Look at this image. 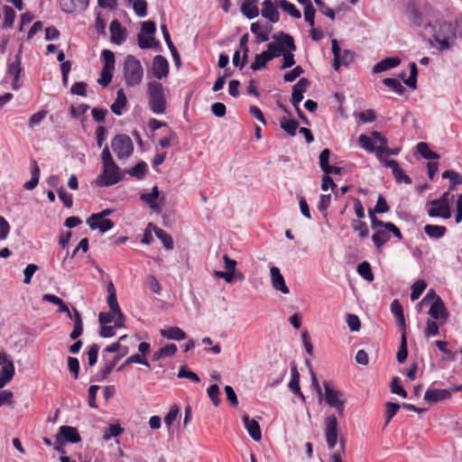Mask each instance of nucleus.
Instances as JSON below:
<instances>
[{"mask_svg":"<svg viewBox=\"0 0 462 462\" xmlns=\"http://www.w3.org/2000/svg\"><path fill=\"white\" fill-rule=\"evenodd\" d=\"M178 377L179 378H187L194 383L200 382L199 375L196 373L189 370L185 365H183L180 368V370L178 372Z\"/></svg>","mask_w":462,"mask_h":462,"instance_id":"56","label":"nucleus"},{"mask_svg":"<svg viewBox=\"0 0 462 462\" xmlns=\"http://www.w3.org/2000/svg\"><path fill=\"white\" fill-rule=\"evenodd\" d=\"M357 273L360 276H362L365 280L368 282L374 281V274L372 272L371 265L368 262L365 261L358 264Z\"/></svg>","mask_w":462,"mask_h":462,"instance_id":"44","label":"nucleus"},{"mask_svg":"<svg viewBox=\"0 0 462 462\" xmlns=\"http://www.w3.org/2000/svg\"><path fill=\"white\" fill-rule=\"evenodd\" d=\"M162 337L173 340H183L186 338L185 332L178 327H171L162 329L160 332Z\"/></svg>","mask_w":462,"mask_h":462,"instance_id":"36","label":"nucleus"},{"mask_svg":"<svg viewBox=\"0 0 462 462\" xmlns=\"http://www.w3.org/2000/svg\"><path fill=\"white\" fill-rule=\"evenodd\" d=\"M262 6L261 14L263 17L268 19L271 23H277L279 21V12L272 0H264Z\"/></svg>","mask_w":462,"mask_h":462,"instance_id":"22","label":"nucleus"},{"mask_svg":"<svg viewBox=\"0 0 462 462\" xmlns=\"http://www.w3.org/2000/svg\"><path fill=\"white\" fill-rule=\"evenodd\" d=\"M427 283L424 280H419L415 282L411 286V300L412 301L418 300L425 291Z\"/></svg>","mask_w":462,"mask_h":462,"instance_id":"45","label":"nucleus"},{"mask_svg":"<svg viewBox=\"0 0 462 462\" xmlns=\"http://www.w3.org/2000/svg\"><path fill=\"white\" fill-rule=\"evenodd\" d=\"M57 435H60L63 441L70 443H79L81 441V437L78 430L71 426H60Z\"/></svg>","mask_w":462,"mask_h":462,"instance_id":"21","label":"nucleus"},{"mask_svg":"<svg viewBox=\"0 0 462 462\" xmlns=\"http://www.w3.org/2000/svg\"><path fill=\"white\" fill-rule=\"evenodd\" d=\"M324 435L329 449H333L338 440V422L334 414L328 415L324 420Z\"/></svg>","mask_w":462,"mask_h":462,"instance_id":"10","label":"nucleus"},{"mask_svg":"<svg viewBox=\"0 0 462 462\" xmlns=\"http://www.w3.org/2000/svg\"><path fill=\"white\" fill-rule=\"evenodd\" d=\"M443 179H448L450 185L447 191L455 190L457 185L462 184V175L453 170H447L442 173Z\"/></svg>","mask_w":462,"mask_h":462,"instance_id":"35","label":"nucleus"},{"mask_svg":"<svg viewBox=\"0 0 462 462\" xmlns=\"http://www.w3.org/2000/svg\"><path fill=\"white\" fill-rule=\"evenodd\" d=\"M101 57L104 61L103 67L115 69V55L110 50H103Z\"/></svg>","mask_w":462,"mask_h":462,"instance_id":"62","label":"nucleus"},{"mask_svg":"<svg viewBox=\"0 0 462 462\" xmlns=\"http://www.w3.org/2000/svg\"><path fill=\"white\" fill-rule=\"evenodd\" d=\"M15 368L13 361L6 362L0 370V386L3 388L14 376Z\"/></svg>","mask_w":462,"mask_h":462,"instance_id":"28","label":"nucleus"},{"mask_svg":"<svg viewBox=\"0 0 462 462\" xmlns=\"http://www.w3.org/2000/svg\"><path fill=\"white\" fill-rule=\"evenodd\" d=\"M107 304L110 308V310L116 315V325L117 327H124L125 315L122 312L117 302L116 288L112 282H110L107 286Z\"/></svg>","mask_w":462,"mask_h":462,"instance_id":"11","label":"nucleus"},{"mask_svg":"<svg viewBox=\"0 0 462 462\" xmlns=\"http://www.w3.org/2000/svg\"><path fill=\"white\" fill-rule=\"evenodd\" d=\"M371 226L373 229H378V228H387L388 230H391L393 235L397 237L399 240L402 239V235L400 231V229L392 222H383L380 220L377 217H372L371 221Z\"/></svg>","mask_w":462,"mask_h":462,"instance_id":"26","label":"nucleus"},{"mask_svg":"<svg viewBox=\"0 0 462 462\" xmlns=\"http://www.w3.org/2000/svg\"><path fill=\"white\" fill-rule=\"evenodd\" d=\"M57 193L66 208H70L73 206L72 195L66 192L63 187L58 189Z\"/></svg>","mask_w":462,"mask_h":462,"instance_id":"64","label":"nucleus"},{"mask_svg":"<svg viewBox=\"0 0 462 462\" xmlns=\"http://www.w3.org/2000/svg\"><path fill=\"white\" fill-rule=\"evenodd\" d=\"M383 83L399 95H402L405 91L404 87L396 79L386 78L383 80Z\"/></svg>","mask_w":462,"mask_h":462,"instance_id":"48","label":"nucleus"},{"mask_svg":"<svg viewBox=\"0 0 462 462\" xmlns=\"http://www.w3.org/2000/svg\"><path fill=\"white\" fill-rule=\"evenodd\" d=\"M428 313L433 319L440 320L441 324L445 323L448 318V312L445 304L439 296L436 297L435 301L431 304Z\"/></svg>","mask_w":462,"mask_h":462,"instance_id":"12","label":"nucleus"},{"mask_svg":"<svg viewBox=\"0 0 462 462\" xmlns=\"http://www.w3.org/2000/svg\"><path fill=\"white\" fill-rule=\"evenodd\" d=\"M32 164H33V167L32 170L31 180L29 181L25 182L23 185L24 189H26L28 190L33 189L38 185L39 178H40V168H39L36 161H33Z\"/></svg>","mask_w":462,"mask_h":462,"instance_id":"41","label":"nucleus"},{"mask_svg":"<svg viewBox=\"0 0 462 462\" xmlns=\"http://www.w3.org/2000/svg\"><path fill=\"white\" fill-rule=\"evenodd\" d=\"M89 0H61L60 7L63 12L71 14L77 10H85L88 6Z\"/></svg>","mask_w":462,"mask_h":462,"instance_id":"23","label":"nucleus"},{"mask_svg":"<svg viewBox=\"0 0 462 462\" xmlns=\"http://www.w3.org/2000/svg\"><path fill=\"white\" fill-rule=\"evenodd\" d=\"M243 422L250 437L254 440L259 441L262 439V432L258 421L251 419L248 414H245L243 416Z\"/></svg>","mask_w":462,"mask_h":462,"instance_id":"20","label":"nucleus"},{"mask_svg":"<svg viewBox=\"0 0 462 462\" xmlns=\"http://www.w3.org/2000/svg\"><path fill=\"white\" fill-rule=\"evenodd\" d=\"M102 171L95 180L97 187H109L117 184L123 179L120 168L115 162L110 150L106 145L101 153Z\"/></svg>","mask_w":462,"mask_h":462,"instance_id":"1","label":"nucleus"},{"mask_svg":"<svg viewBox=\"0 0 462 462\" xmlns=\"http://www.w3.org/2000/svg\"><path fill=\"white\" fill-rule=\"evenodd\" d=\"M110 30V40L113 43L120 45L126 39V29L122 26L121 23L117 19H114L109 26Z\"/></svg>","mask_w":462,"mask_h":462,"instance_id":"16","label":"nucleus"},{"mask_svg":"<svg viewBox=\"0 0 462 462\" xmlns=\"http://www.w3.org/2000/svg\"><path fill=\"white\" fill-rule=\"evenodd\" d=\"M407 356H408L407 339H406L405 332H402L401 345H400L399 350L396 355L397 361L399 363H403L406 360Z\"/></svg>","mask_w":462,"mask_h":462,"instance_id":"47","label":"nucleus"},{"mask_svg":"<svg viewBox=\"0 0 462 462\" xmlns=\"http://www.w3.org/2000/svg\"><path fill=\"white\" fill-rule=\"evenodd\" d=\"M147 171V164L144 162L136 163L134 167L129 169L126 172L138 180H142Z\"/></svg>","mask_w":462,"mask_h":462,"instance_id":"43","label":"nucleus"},{"mask_svg":"<svg viewBox=\"0 0 462 462\" xmlns=\"http://www.w3.org/2000/svg\"><path fill=\"white\" fill-rule=\"evenodd\" d=\"M133 8L139 17H144L147 14V2L145 0H134Z\"/></svg>","mask_w":462,"mask_h":462,"instance_id":"61","label":"nucleus"},{"mask_svg":"<svg viewBox=\"0 0 462 462\" xmlns=\"http://www.w3.org/2000/svg\"><path fill=\"white\" fill-rule=\"evenodd\" d=\"M47 110H41L33 114L29 119V127L33 129L36 125L42 123V121L47 116Z\"/></svg>","mask_w":462,"mask_h":462,"instance_id":"60","label":"nucleus"},{"mask_svg":"<svg viewBox=\"0 0 462 462\" xmlns=\"http://www.w3.org/2000/svg\"><path fill=\"white\" fill-rule=\"evenodd\" d=\"M391 230L387 228H378L372 236V241L377 249H381L391 238Z\"/></svg>","mask_w":462,"mask_h":462,"instance_id":"27","label":"nucleus"},{"mask_svg":"<svg viewBox=\"0 0 462 462\" xmlns=\"http://www.w3.org/2000/svg\"><path fill=\"white\" fill-rule=\"evenodd\" d=\"M332 52L334 56L333 67L336 70H338L341 65L346 66L351 60V53L349 51H344V54L341 56V49L337 40H332Z\"/></svg>","mask_w":462,"mask_h":462,"instance_id":"14","label":"nucleus"},{"mask_svg":"<svg viewBox=\"0 0 462 462\" xmlns=\"http://www.w3.org/2000/svg\"><path fill=\"white\" fill-rule=\"evenodd\" d=\"M432 7L428 4L410 2L406 7V16L413 28L431 26L430 13Z\"/></svg>","mask_w":462,"mask_h":462,"instance_id":"2","label":"nucleus"},{"mask_svg":"<svg viewBox=\"0 0 462 462\" xmlns=\"http://www.w3.org/2000/svg\"><path fill=\"white\" fill-rule=\"evenodd\" d=\"M377 157L380 162L384 164V161L388 160V155H396L399 152V149H390L387 146H378L376 148Z\"/></svg>","mask_w":462,"mask_h":462,"instance_id":"51","label":"nucleus"},{"mask_svg":"<svg viewBox=\"0 0 462 462\" xmlns=\"http://www.w3.org/2000/svg\"><path fill=\"white\" fill-rule=\"evenodd\" d=\"M386 411H385V416H386V425L390 422V420L396 415L400 409V405L395 402H388L385 404Z\"/></svg>","mask_w":462,"mask_h":462,"instance_id":"63","label":"nucleus"},{"mask_svg":"<svg viewBox=\"0 0 462 462\" xmlns=\"http://www.w3.org/2000/svg\"><path fill=\"white\" fill-rule=\"evenodd\" d=\"M273 38L276 42L268 43L267 51H265L267 54L272 55V60L283 54L286 51H296L294 39L291 35L281 32L279 34H274Z\"/></svg>","mask_w":462,"mask_h":462,"instance_id":"6","label":"nucleus"},{"mask_svg":"<svg viewBox=\"0 0 462 462\" xmlns=\"http://www.w3.org/2000/svg\"><path fill=\"white\" fill-rule=\"evenodd\" d=\"M291 379L289 383V388L291 391L295 393L296 395L300 396L301 399L304 400V395L300 391V374L298 372L297 366L294 365L291 368Z\"/></svg>","mask_w":462,"mask_h":462,"instance_id":"33","label":"nucleus"},{"mask_svg":"<svg viewBox=\"0 0 462 462\" xmlns=\"http://www.w3.org/2000/svg\"><path fill=\"white\" fill-rule=\"evenodd\" d=\"M147 92L149 97V106L154 114H164L166 110V97L163 85L157 80L148 83Z\"/></svg>","mask_w":462,"mask_h":462,"instance_id":"3","label":"nucleus"},{"mask_svg":"<svg viewBox=\"0 0 462 462\" xmlns=\"http://www.w3.org/2000/svg\"><path fill=\"white\" fill-rule=\"evenodd\" d=\"M270 274L273 287L283 294H288L290 290L285 283V280L281 273L280 269L276 266H271Z\"/></svg>","mask_w":462,"mask_h":462,"instance_id":"17","label":"nucleus"},{"mask_svg":"<svg viewBox=\"0 0 462 462\" xmlns=\"http://www.w3.org/2000/svg\"><path fill=\"white\" fill-rule=\"evenodd\" d=\"M409 68H410V77L404 80V83L408 87H410L411 88H415L416 84H417V75H418L417 66L414 62H411L409 64Z\"/></svg>","mask_w":462,"mask_h":462,"instance_id":"52","label":"nucleus"},{"mask_svg":"<svg viewBox=\"0 0 462 462\" xmlns=\"http://www.w3.org/2000/svg\"><path fill=\"white\" fill-rule=\"evenodd\" d=\"M257 2L258 0H245L242 4L241 12L248 19H254L259 15Z\"/></svg>","mask_w":462,"mask_h":462,"instance_id":"31","label":"nucleus"},{"mask_svg":"<svg viewBox=\"0 0 462 462\" xmlns=\"http://www.w3.org/2000/svg\"><path fill=\"white\" fill-rule=\"evenodd\" d=\"M278 5L284 12L288 13L293 18L300 19L301 17L300 12L291 2L287 0H280Z\"/></svg>","mask_w":462,"mask_h":462,"instance_id":"42","label":"nucleus"},{"mask_svg":"<svg viewBox=\"0 0 462 462\" xmlns=\"http://www.w3.org/2000/svg\"><path fill=\"white\" fill-rule=\"evenodd\" d=\"M87 224L92 230L98 229L101 233H106L114 227V222L108 218L91 219L88 218Z\"/></svg>","mask_w":462,"mask_h":462,"instance_id":"25","label":"nucleus"},{"mask_svg":"<svg viewBox=\"0 0 462 462\" xmlns=\"http://www.w3.org/2000/svg\"><path fill=\"white\" fill-rule=\"evenodd\" d=\"M401 63V60L398 57L385 58L376 63L373 68L374 73H380L390 69L397 67Z\"/></svg>","mask_w":462,"mask_h":462,"instance_id":"29","label":"nucleus"},{"mask_svg":"<svg viewBox=\"0 0 462 462\" xmlns=\"http://www.w3.org/2000/svg\"><path fill=\"white\" fill-rule=\"evenodd\" d=\"M451 393L446 389H428L425 392L424 399L429 402H438L448 399Z\"/></svg>","mask_w":462,"mask_h":462,"instance_id":"24","label":"nucleus"},{"mask_svg":"<svg viewBox=\"0 0 462 462\" xmlns=\"http://www.w3.org/2000/svg\"><path fill=\"white\" fill-rule=\"evenodd\" d=\"M310 81L306 78H301L293 87L291 94V104L293 106H299L302 101L306 88L309 86Z\"/></svg>","mask_w":462,"mask_h":462,"instance_id":"19","label":"nucleus"},{"mask_svg":"<svg viewBox=\"0 0 462 462\" xmlns=\"http://www.w3.org/2000/svg\"><path fill=\"white\" fill-rule=\"evenodd\" d=\"M424 232L430 238L438 239L445 236L447 228L444 226L427 224L424 226Z\"/></svg>","mask_w":462,"mask_h":462,"instance_id":"37","label":"nucleus"},{"mask_svg":"<svg viewBox=\"0 0 462 462\" xmlns=\"http://www.w3.org/2000/svg\"><path fill=\"white\" fill-rule=\"evenodd\" d=\"M118 357L114 356L110 361H106L104 367L100 370L101 380L106 379L118 363ZM100 381V379H98Z\"/></svg>","mask_w":462,"mask_h":462,"instance_id":"53","label":"nucleus"},{"mask_svg":"<svg viewBox=\"0 0 462 462\" xmlns=\"http://www.w3.org/2000/svg\"><path fill=\"white\" fill-rule=\"evenodd\" d=\"M208 395L215 406H218L221 402L220 390L217 384H211L208 388Z\"/></svg>","mask_w":462,"mask_h":462,"instance_id":"54","label":"nucleus"},{"mask_svg":"<svg viewBox=\"0 0 462 462\" xmlns=\"http://www.w3.org/2000/svg\"><path fill=\"white\" fill-rule=\"evenodd\" d=\"M439 325L435 320L428 319L424 329L425 337H430L439 334Z\"/></svg>","mask_w":462,"mask_h":462,"instance_id":"58","label":"nucleus"},{"mask_svg":"<svg viewBox=\"0 0 462 462\" xmlns=\"http://www.w3.org/2000/svg\"><path fill=\"white\" fill-rule=\"evenodd\" d=\"M453 199L454 195L449 191H446L439 199L430 200L428 203V215L430 217H441L444 219L450 218V202Z\"/></svg>","mask_w":462,"mask_h":462,"instance_id":"5","label":"nucleus"},{"mask_svg":"<svg viewBox=\"0 0 462 462\" xmlns=\"http://www.w3.org/2000/svg\"><path fill=\"white\" fill-rule=\"evenodd\" d=\"M152 74L157 79L166 78L169 74V62L162 55H156L152 60Z\"/></svg>","mask_w":462,"mask_h":462,"instance_id":"15","label":"nucleus"},{"mask_svg":"<svg viewBox=\"0 0 462 462\" xmlns=\"http://www.w3.org/2000/svg\"><path fill=\"white\" fill-rule=\"evenodd\" d=\"M416 148H417L418 152L425 159H428V160L439 159V155L437 152L431 151L427 143L420 142L417 143Z\"/></svg>","mask_w":462,"mask_h":462,"instance_id":"40","label":"nucleus"},{"mask_svg":"<svg viewBox=\"0 0 462 462\" xmlns=\"http://www.w3.org/2000/svg\"><path fill=\"white\" fill-rule=\"evenodd\" d=\"M22 56L21 51L15 55L14 60L8 63L7 73L13 77L12 88L17 90L20 88L19 78L22 72Z\"/></svg>","mask_w":462,"mask_h":462,"instance_id":"13","label":"nucleus"},{"mask_svg":"<svg viewBox=\"0 0 462 462\" xmlns=\"http://www.w3.org/2000/svg\"><path fill=\"white\" fill-rule=\"evenodd\" d=\"M323 386L326 403L328 406L335 408L338 415L342 416L344 414L346 403V400L343 398L344 394L340 391L334 389L330 382L325 381L323 383Z\"/></svg>","mask_w":462,"mask_h":462,"instance_id":"8","label":"nucleus"},{"mask_svg":"<svg viewBox=\"0 0 462 462\" xmlns=\"http://www.w3.org/2000/svg\"><path fill=\"white\" fill-rule=\"evenodd\" d=\"M384 166L391 168L392 173L397 182H404L406 184L411 183V179L405 174L404 171L400 167L395 160H385Z\"/></svg>","mask_w":462,"mask_h":462,"instance_id":"18","label":"nucleus"},{"mask_svg":"<svg viewBox=\"0 0 462 462\" xmlns=\"http://www.w3.org/2000/svg\"><path fill=\"white\" fill-rule=\"evenodd\" d=\"M159 195H160L159 189L157 186H154V187H152V191L150 193L141 194L140 199L143 201H144L145 203H147L152 210L159 211L160 206L157 203Z\"/></svg>","mask_w":462,"mask_h":462,"instance_id":"30","label":"nucleus"},{"mask_svg":"<svg viewBox=\"0 0 462 462\" xmlns=\"http://www.w3.org/2000/svg\"><path fill=\"white\" fill-rule=\"evenodd\" d=\"M127 98L124 92V89H119L116 93V98L115 102L111 105L112 112L116 116L122 115L123 108L126 106Z\"/></svg>","mask_w":462,"mask_h":462,"instance_id":"34","label":"nucleus"},{"mask_svg":"<svg viewBox=\"0 0 462 462\" xmlns=\"http://www.w3.org/2000/svg\"><path fill=\"white\" fill-rule=\"evenodd\" d=\"M149 227L153 228L155 236H157L158 239H160L162 241V243L163 244L164 247L167 250H171L173 248L174 244H173V240H172V237L171 235H169L162 228H160V227L152 225V223H150L148 225V228Z\"/></svg>","mask_w":462,"mask_h":462,"instance_id":"32","label":"nucleus"},{"mask_svg":"<svg viewBox=\"0 0 462 462\" xmlns=\"http://www.w3.org/2000/svg\"><path fill=\"white\" fill-rule=\"evenodd\" d=\"M352 227L354 231L358 232L360 238H365L369 235V229L365 222L362 220H353Z\"/></svg>","mask_w":462,"mask_h":462,"instance_id":"49","label":"nucleus"},{"mask_svg":"<svg viewBox=\"0 0 462 462\" xmlns=\"http://www.w3.org/2000/svg\"><path fill=\"white\" fill-rule=\"evenodd\" d=\"M143 77V69L138 59L128 55L124 64V78L127 87H135L141 84Z\"/></svg>","mask_w":462,"mask_h":462,"instance_id":"4","label":"nucleus"},{"mask_svg":"<svg viewBox=\"0 0 462 462\" xmlns=\"http://www.w3.org/2000/svg\"><path fill=\"white\" fill-rule=\"evenodd\" d=\"M124 428L120 424H111L103 434V439L108 441L112 437H117L124 432Z\"/></svg>","mask_w":462,"mask_h":462,"instance_id":"46","label":"nucleus"},{"mask_svg":"<svg viewBox=\"0 0 462 462\" xmlns=\"http://www.w3.org/2000/svg\"><path fill=\"white\" fill-rule=\"evenodd\" d=\"M433 38L439 44L440 51L447 50L450 47L449 41L456 37V32L448 22H438L433 27Z\"/></svg>","mask_w":462,"mask_h":462,"instance_id":"7","label":"nucleus"},{"mask_svg":"<svg viewBox=\"0 0 462 462\" xmlns=\"http://www.w3.org/2000/svg\"><path fill=\"white\" fill-rule=\"evenodd\" d=\"M111 147L118 159H127L134 152L133 141L125 134H116L112 139Z\"/></svg>","mask_w":462,"mask_h":462,"instance_id":"9","label":"nucleus"},{"mask_svg":"<svg viewBox=\"0 0 462 462\" xmlns=\"http://www.w3.org/2000/svg\"><path fill=\"white\" fill-rule=\"evenodd\" d=\"M15 18V12L14 10L6 5L4 7V21H3V27L5 28H10L14 24V21Z\"/></svg>","mask_w":462,"mask_h":462,"instance_id":"50","label":"nucleus"},{"mask_svg":"<svg viewBox=\"0 0 462 462\" xmlns=\"http://www.w3.org/2000/svg\"><path fill=\"white\" fill-rule=\"evenodd\" d=\"M248 39H249V34L248 33H245L240 38V41H239L240 51H242L243 53H244L241 68H244V66L245 65L246 60H247L248 52H249V49H248V46H247Z\"/></svg>","mask_w":462,"mask_h":462,"instance_id":"55","label":"nucleus"},{"mask_svg":"<svg viewBox=\"0 0 462 462\" xmlns=\"http://www.w3.org/2000/svg\"><path fill=\"white\" fill-rule=\"evenodd\" d=\"M113 70L112 68H102L101 70V78L97 80L98 83L103 86L106 87L111 83L112 77H113Z\"/></svg>","mask_w":462,"mask_h":462,"instance_id":"57","label":"nucleus"},{"mask_svg":"<svg viewBox=\"0 0 462 462\" xmlns=\"http://www.w3.org/2000/svg\"><path fill=\"white\" fill-rule=\"evenodd\" d=\"M272 60V55L267 54V52L264 51L261 52L260 54H256L254 57V62L251 64V69L254 71L260 70L263 69L267 62Z\"/></svg>","mask_w":462,"mask_h":462,"instance_id":"39","label":"nucleus"},{"mask_svg":"<svg viewBox=\"0 0 462 462\" xmlns=\"http://www.w3.org/2000/svg\"><path fill=\"white\" fill-rule=\"evenodd\" d=\"M154 44H156V42L153 36H145L143 33L138 35V45L141 49H150L152 48Z\"/></svg>","mask_w":462,"mask_h":462,"instance_id":"59","label":"nucleus"},{"mask_svg":"<svg viewBox=\"0 0 462 462\" xmlns=\"http://www.w3.org/2000/svg\"><path fill=\"white\" fill-rule=\"evenodd\" d=\"M281 128L285 131L290 136H294L299 127V122L295 119H289L282 117L280 120Z\"/></svg>","mask_w":462,"mask_h":462,"instance_id":"38","label":"nucleus"}]
</instances>
